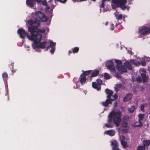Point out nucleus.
Listing matches in <instances>:
<instances>
[{
	"instance_id": "f257e3e1",
	"label": "nucleus",
	"mask_w": 150,
	"mask_h": 150,
	"mask_svg": "<svg viewBox=\"0 0 150 150\" xmlns=\"http://www.w3.org/2000/svg\"><path fill=\"white\" fill-rule=\"evenodd\" d=\"M122 115L121 112L118 110L116 111H112L108 115V124H105V126L109 128H112L113 127L112 124H111L113 120L114 124L118 127L121 121V117Z\"/></svg>"
},
{
	"instance_id": "f03ea898",
	"label": "nucleus",
	"mask_w": 150,
	"mask_h": 150,
	"mask_svg": "<svg viewBox=\"0 0 150 150\" xmlns=\"http://www.w3.org/2000/svg\"><path fill=\"white\" fill-rule=\"evenodd\" d=\"M115 62L117 64L116 68L117 70L119 72L116 73L115 67L113 62L111 60L108 61L106 64V66L110 72L115 73V76L118 79L121 78L122 76L121 74H122V62L118 59L115 60Z\"/></svg>"
},
{
	"instance_id": "7ed1b4c3",
	"label": "nucleus",
	"mask_w": 150,
	"mask_h": 150,
	"mask_svg": "<svg viewBox=\"0 0 150 150\" xmlns=\"http://www.w3.org/2000/svg\"><path fill=\"white\" fill-rule=\"evenodd\" d=\"M28 30L29 32L31 33V35L30 36L28 33V38L30 40L33 41L35 40L36 42V38H38L40 39L41 37V34L39 33H44L45 30L44 28L40 27H35V26H29L28 27Z\"/></svg>"
},
{
	"instance_id": "20e7f679",
	"label": "nucleus",
	"mask_w": 150,
	"mask_h": 150,
	"mask_svg": "<svg viewBox=\"0 0 150 150\" xmlns=\"http://www.w3.org/2000/svg\"><path fill=\"white\" fill-rule=\"evenodd\" d=\"M123 66H122V72H126L127 71V69L131 70L132 67L133 65L139 66L140 65V63L138 61H136L134 60H130L129 62L126 61L124 63Z\"/></svg>"
},
{
	"instance_id": "39448f33",
	"label": "nucleus",
	"mask_w": 150,
	"mask_h": 150,
	"mask_svg": "<svg viewBox=\"0 0 150 150\" xmlns=\"http://www.w3.org/2000/svg\"><path fill=\"white\" fill-rule=\"evenodd\" d=\"M42 35H41V37L40 39L38 38H36V42H35V40H34L33 41L34 43L35 44V46L33 45V47L34 49L35 48H41L44 49L45 48L46 45L48 43V42L47 41H44L42 42H40L38 43L41 40L42 38Z\"/></svg>"
},
{
	"instance_id": "423d86ee",
	"label": "nucleus",
	"mask_w": 150,
	"mask_h": 150,
	"mask_svg": "<svg viewBox=\"0 0 150 150\" xmlns=\"http://www.w3.org/2000/svg\"><path fill=\"white\" fill-rule=\"evenodd\" d=\"M35 13L36 17V18H37L38 20L42 22H46L47 21V19L44 13L40 11H37Z\"/></svg>"
},
{
	"instance_id": "0eeeda50",
	"label": "nucleus",
	"mask_w": 150,
	"mask_h": 150,
	"mask_svg": "<svg viewBox=\"0 0 150 150\" xmlns=\"http://www.w3.org/2000/svg\"><path fill=\"white\" fill-rule=\"evenodd\" d=\"M129 119V117L127 115L124 116L122 119V133L127 132L128 131V127L127 126V123L126 122Z\"/></svg>"
},
{
	"instance_id": "6e6552de",
	"label": "nucleus",
	"mask_w": 150,
	"mask_h": 150,
	"mask_svg": "<svg viewBox=\"0 0 150 150\" xmlns=\"http://www.w3.org/2000/svg\"><path fill=\"white\" fill-rule=\"evenodd\" d=\"M28 23L31 26H35L36 27H40V21L38 20L37 18H36L34 21L31 20H29L28 21Z\"/></svg>"
},
{
	"instance_id": "1a4fd4ad",
	"label": "nucleus",
	"mask_w": 150,
	"mask_h": 150,
	"mask_svg": "<svg viewBox=\"0 0 150 150\" xmlns=\"http://www.w3.org/2000/svg\"><path fill=\"white\" fill-rule=\"evenodd\" d=\"M150 32V28H148L145 27H143L139 29V33L144 35H145L148 34Z\"/></svg>"
},
{
	"instance_id": "9d476101",
	"label": "nucleus",
	"mask_w": 150,
	"mask_h": 150,
	"mask_svg": "<svg viewBox=\"0 0 150 150\" xmlns=\"http://www.w3.org/2000/svg\"><path fill=\"white\" fill-rule=\"evenodd\" d=\"M17 32L18 34L20 35V37L21 38H24L25 36H27L28 38V33L27 32H25V30L22 28L19 29Z\"/></svg>"
},
{
	"instance_id": "9b49d317",
	"label": "nucleus",
	"mask_w": 150,
	"mask_h": 150,
	"mask_svg": "<svg viewBox=\"0 0 150 150\" xmlns=\"http://www.w3.org/2000/svg\"><path fill=\"white\" fill-rule=\"evenodd\" d=\"M110 145L113 150H120L118 147V143L117 141L112 140L110 142Z\"/></svg>"
},
{
	"instance_id": "f8f14e48",
	"label": "nucleus",
	"mask_w": 150,
	"mask_h": 150,
	"mask_svg": "<svg viewBox=\"0 0 150 150\" xmlns=\"http://www.w3.org/2000/svg\"><path fill=\"white\" fill-rule=\"evenodd\" d=\"M87 79L86 76H84L83 74H81L79 79V81L81 85H83L86 83Z\"/></svg>"
},
{
	"instance_id": "ddd939ff",
	"label": "nucleus",
	"mask_w": 150,
	"mask_h": 150,
	"mask_svg": "<svg viewBox=\"0 0 150 150\" xmlns=\"http://www.w3.org/2000/svg\"><path fill=\"white\" fill-rule=\"evenodd\" d=\"M112 2L115 6L122 8V0H112Z\"/></svg>"
},
{
	"instance_id": "4468645a",
	"label": "nucleus",
	"mask_w": 150,
	"mask_h": 150,
	"mask_svg": "<svg viewBox=\"0 0 150 150\" xmlns=\"http://www.w3.org/2000/svg\"><path fill=\"white\" fill-rule=\"evenodd\" d=\"M141 71L143 72V73L141 74V76L143 79V82H146L148 80V77L146 76L145 74L146 71L144 69H141L140 70V71L141 72Z\"/></svg>"
},
{
	"instance_id": "2eb2a0df",
	"label": "nucleus",
	"mask_w": 150,
	"mask_h": 150,
	"mask_svg": "<svg viewBox=\"0 0 150 150\" xmlns=\"http://www.w3.org/2000/svg\"><path fill=\"white\" fill-rule=\"evenodd\" d=\"M91 74L90 76V81L92 80V78L93 77H96L98 76L99 74V71L98 70H95L93 71L92 73H91Z\"/></svg>"
},
{
	"instance_id": "dca6fc26",
	"label": "nucleus",
	"mask_w": 150,
	"mask_h": 150,
	"mask_svg": "<svg viewBox=\"0 0 150 150\" xmlns=\"http://www.w3.org/2000/svg\"><path fill=\"white\" fill-rule=\"evenodd\" d=\"M26 4L28 6L32 8L33 7L34 5L36 4V1L35 0H26Z\"/></svg>"
},
{
	"instance_id": "f3484780",
	"label": "nucleus",
	"mask_w": 150,
	"mask_h": 150,
	"mask_svg": "<svg viewBox=\"0 0 150 150\" xmlns=\"http://www.w3.org/2000/svg\"><path fill=\"white\" fill-rule=\"evenodd\" d=\"M105 92L106 94L108 95L107 97V98L110 99L111 97L112 96L113 94V91L110 89L107 88L105 89Z\"/></svg>"
},
{
	"instance_id": "a211bd4d",
	"label": "nucleus",
	"mask_w": 150,
	"mask_h": 150,
	"mask_svg": "<svg viewBox=\"0 0 150 150\" xmlns=\"http://www.w3.org/2000/svg\"><path fill=\"white\" fill-rule=\"evenodd\" d=\"M115 130L113 129L106 131L104 132V134H108L111 136H114L115 134Z\"/></svg>"
},
{
	"instance_id": "6ab92c4d",
	"label": "nucleus",
	"mask_w": 150,
	"mask_h": 150,
	"mask_svg": "<svg viewBox=\"0 0 150 150\" xmlns=\"http://www.w3.org/2000/svg\"><path fill=\"white\" fill-rule=\"evenodd\" d=\"M127 2L126 0H122V10L127 9L128 10L129 7L127 6Z\"/></svg>"
},
{
	"instance_id": "aec40b11",
	"label": "nucleus",
	"mask_w": 150,
	"mask_h": 150,
	"mask_svg": "<svg viewBox=\"0 0 150 150\" xmlns=\"http://www.w3.org/2000/svg\"><path fill=\"white\" fill-rule=\"evenodd\" d=\"M92 86L93 88L96 89L98 91H99L101 90V86H98L95 82L92 83Z\"/></svg>"
},
{
	"instance_id": "412c9836",
	"label": "nucleus",
	"mask_w": 150,
	"mask_h": 150,
	"mask_svg": "<svg viewBox=\"0 0 150 150\" xmlns=\"http://www.w3.org/2000/svg\"><path fill=\"white\" fill-rule=\"evenodd\" d=\"M112 103L110 99L108 98L105 101L102 102L101 104L103 106L106 107L108 106L109 104H111Z\"/></svg>"
},
{
	"instance_id": "4be33fe9",
	"label": "nucleus",
	"mask_w": 150,
	"mask_h": 150,
	"mask_svg": "<svg viewBox=\"0 0 150 150\" xmlns=\"http://www.w3.org/2000/svg\"><path fill=\"white\" fill-rule=\"evenodd\" d=\"M132 96V95L131 93H128L126 95L125 97L124 98V102H127L131 99Z\"/></svg>"
},
{
	"instance_id": "5701e85b",
	"label": "nucleus",
	"mask_w": 150,
	"mask_h": 150,
	"mask_svg": "<svg viewBox=\"0 0 150 150\" xmlns=\"http://www.w3.org/2000/svg\"><path fill=\"white\" fill-rule=\"evenodd\" d=\"M56 43L52 41H50V44L48 46H47L46 47V50H47L49 49L50 47H55Z\"/></svg>"
},
{
	"instance_id": "b1692460",
	"label": "nucleus",
	"mask_w": 150,
	"mask_h": 150,
	"mask_svg": "<svg viewBox=\"0 0 150 150\" xmlns=\"http://www.w3.org/2000/svg\"><path fill=\"white\" fill-rule=\"evenodd\" d=\"M127 140L125 139V137L122 136V146L124 148L126 147L127 146Z\"/></svg>"
},
{
	"instance_id": "393cba45",
	"label": "nucleus",
	"mask_w": 150,
	"mask_h": 150,
	"mask_svg": "<svg viewBox=\"0 0 150 150\" xmlns=\"http://www.w3.org/2000/svg\"><path fill=\"white\" fill-rule=\"evenodd\" d=\"M2 78L5 83L7 82L8 80V74L6 72L2 74Z\"/></svg>"
},
{
	"instance_id": "a878e982",
	"label": "nucleus",
	"mask_w": 150,
	"mask_h": 150,
	"mask_svg": "<svg viewBox=\"0 0 150 150\" xmlns=\"http://www.w3.org/2000/svg\"><path fill=\"white\" fill-rule=\"evenodd\" d=\"M119 13L116 12L114 14L116 18L118 20H121L122 19V14H119Z\"/></svg>"
},
{
	"instance_id": "bb28decb",
	"label": "nucleus",
	"mask_w": 150,
	"mask_h": 150,
	"mask_svg": "<svg viewBox=\"0 0 150 150\" xmlns=\"http://www.w3.org/2000/svg\"><path fill=\"white\" fill-rule=\"evenodd\" d=\"M122 87V84L121 83L117 84L115 85V87L114 88L115 91L116 92H118L119 90V88H121Z\"/></svg>"
},
{
	"instance_id": "cd10ccee",
	"label": "nucleus",
	"mask_w": 150,
	"mask_h": 150,
	"mask_svg": "<svg viewBox=\"0 0 150 150\" xmlns=\"http://www.w3.org/2000/svg\"><path fill=\"white\" fill-rule=\"evenodd\" d=\"M92 70H91L86 71H83V73L81 74H83V75H84V76H86L88 75L91 74L92 73Z\"/></svg>"
},
{
	"instance_id": "c85d7f7f",
	"label": "nucleus",
	"mask_w": 150,
	"mask_h": 150,
	"mask_svg": "<svg viewBox=\"0 0 150 150\" xmlns=\"http://www.w3.org/2000/svg\"><path fill=\"white\" fill-rule=\"evenodd\" d=\"M117 131L119 135V137L120 139V143L122 145V139L121 138L120 134H122V128L121 127L117 128Z\"/></svg>"
},
{
	"instance_id": "c756f323",
	"label": "nucleus",
	"mask_w": 150,
	"mask_h": 150,
	"mask_svg": "<svg viewBox=\"0 0 150 150\" xmlns=\"http://www.w3.org/2000/svg\"><path fill=\"white\" fill-rule=\"evenodd\" d=\"M142 124L141 121H139L135 122L134 126L135 127H141L142 126Z\"/></svg>"
},
{
	"instance_id": "7c9ffc66",
	"label": "nucleus",
	"mask_w": 150,
	"mask_h": 150,
	"mask_svg": "<svg viewBox=\"0 0 150 150\" xmlns=\"http://www.w3.org/2000/svg\"><path fill=\"white\" fill-rule=\"evenodd\" d=\"M143 144L145 146H147L150 145V140H144L143 141Z\"/></svg>"
},
{
	"instance_id": "2f4dec72",
	"label": "nucleus",
	"mask_w": 150,
	"mask_h": 150,
	"mask_svg": "<svg viewBox=\"0 0 150 150\" xmlns=\"http://www.w3.org/2000/svg\"><path fill=\"white\" fill-rule=\"evenodd\" d=\"M72 52L74 53H76L78 52L79 50V48L77 47H76L72 49Z\"/></svg>"
},
{
	"instance_id": "473e14b6",
	"label": "nucleus",
	"mask_w": 150,
	"mask_h": 150,
	"mask_svg": "<svg viewBox=\"0 0 150 150\" xmlns=\"http://www.w3.org/2000/svg\"><path fill=\"white\" fill-rule=\"evenodd\" d=\"M104 76L105 79H109L110 78V75L107 73H104Z\"/></svg>"
},
{
	"instance_id": "72a5a7b5",
	"label": "nucleus",
	"mask_w": 150,
	"mask_h": 150,
	"mask_svg": "<svg viewBox=\"0 0 150 150\" xmlns=\"http://www.w3.org/2000/svg\"><path fill=\"white\" fill-rule=\"evenodd\" d=\"M138 121H141L144 117V115L143 114H139L138 115Z\"/></svg>"
},
{
	"instance_id": "f704fd0d",
	"label": "nucleus",
	"mask_w": 150,
	"mask_h": 150,
	"mask_svg": "<svg viewBox=\"0 0 150 150\" xmlns=\"http://www.w3.org/2000/svg\"><path fill=\"white\" fill-rule=\"evenodd\" d=\"M112 96L113 97V98H110V100L111 101H113L118 98V96L116 94H115L114 96Z\"/></svg>"
},
{
	"instance_id": "c9c22d12",
	"label": "nucleus",
	"mask_w": 150,
	"mask_h": 150,
	"mask_svg": "<svg viewBox=\"0 0 150 150\" xmlns=\"http://www.w3.org/2000/svg\"><path fill=\"white\" fill-rule=\"evenodd\" d=\"M135 109V107L134 106H132L129 109V112L130 113L133 112Z\"/></svg>"
},
{
	"instance_id": "e433bc0d",
	"label": "nucleus",
	"mask_w": 150,
	"mask_h": 150,
	"mask_svg": "<svg viewBox=\"0 0 150 150\" xmlns=\"http://www.w3.org/2000/svg\"><path fill=\"white\" fill-rule=\"evenodd\" d=\"M96 81L97 82V84L98 86H101L102 81L101 80L99 79H98L96 80Z\"/></svg>"
},
{
	"instance_id": "4c0bfd02",
	"label": "nucleus",
	"mask_w": 150,
	"mask_h": 150,
	"mask_svg": "<svg viewBox=\"0 0 150 150\" xmlns=\"http://www.w3.org/2000/svg\"><path fill=\"white\" fill-rule=\"evenodd\" d=\"M145 148L144 146H140L138 147L137 150H144Z\"/></svg>"
},
{
	"instance_id": "58836bf2",
	"label": "nucleus",
	"mask_w": 150,
	"mask_h": 150,
	"mask_svg": "<svg viewBox=\"0 0 150 150\" xmlns=\"http://www.w3.org/2000/svg\"><path fill=\"white\" fill-rule=\"evenodd\" d=\"M146 106V104L141 105L140 106L141 110L142 111H144V108Z\"/></svg>"
},
{
	"instance_id": "ea45409f",
	"label": "nucleus",
	"mask_w": 150,
	"mask_h": 150,
	"mask_svg": "<svg viewBox=\"0 0 150 150\" xmlns=\"http://www.w3.org/2000/svg\"><path fill=\"white\" fill-rule=\"evenodd\" d=\"M55 50V47H53L51 48V49L50 50V51L52 54H53Z\"/></svg>"
},
{
	"instance_id": "a19ab883",
	"label": "nucleus",
	"mask_w": 150,
	"mask_h": 150,
	"mask_svg": "<svg viewBox=\"0 0 150 150\" xmlns=\"http://www.w3.org/2000/svg\"><path fill=\"white\" fill-rule=\"evenodd\" d=\"M105 1H103V0L102 1V3L100 4V8H104L105 6V4H104V2Z\"/></svg>"
},
{
	"instance_id": "79ce46f5",
	"label": "nucleus",
	"mask_w": 150,
	"mask_h": 150,
	"mask_svg": "<svg viewBox=\"0 0 150 150\" xmlns=\"http://www.w3.org/2000/svg\"><path fill=\"white\" fill-rule=\"evenodd\" d=\"M42 4L43 5H44L45 6H47V1L46 0H45V1H42Z\"/></svg>"
},
{
	"instance_id": "37998d69",
	"label": "nucleus",
	"mask_w": 150,
	"mask_h": 150,
	"mask_svg": "<svg viewBox=\"0 0 150 150\" xmlns=\"http://www.w3.org/2000/svg\"><path fill=\"white\" fill-rule=\"evenodd\" d=\"M114 25L113 24H112L111 25V29L112 30H114Z\"/></svg>"
},
{
	"instance_id": "c03bdc74",
	"label": "nucleus",
	"mask_w": 150,
	"mask_h": 150,
	"mask_svg": "<svg viewBox=\"0 0 150 150\" xmlns=\"http://www.w3.org/2000/svg\"><path fill=\"white\" fill-rule=\"evenodd\" d=\"M67 1V0H63V1H62V0H61L60 1V2L62 3H64L65 2H66Z\"/></svg>"
},
{
	"instance_id": "a18cd8bd",
	"label": "nucleus",
	"mask_w": 150,
	"mask_h": 150,
	"mask_svg": "<svg viewBox=\"0 0 150 150\" xmlns=\"http://www.w3.org/2000/svg\"><path fill=\"white\" fill-rule=\"evenodd\" d=\"M137 81L139 82H141L142 81L141 79L140 78H137Z\"/></svg>"
},
{
	"instance_id": "49530a36",
	"label": "nucleus",
	"mask_w": 150,
	"mask_h": 150,
	"mask_svg": "<svg viewBox=\"0 0 150 150\" xmlns=\"http://www.w3.org/2000/svg\"><path fill=\"white\" fill-rule=\"evenodd\" d=\"M114 106L115 107H116L117 105H118V103L117 102H115L114 103Z\"/></svg>"
},
{
	"instance_id": "de8ad7c7",
	"label": "nucleus",
	"mask_w": 150,
	"mask_h": 150,
	"mask_svg": "<svg viewBox=\"0 0 150 150\" xmlns=\"http://www.w3.org/2000/svg\"><path fill=\"white\" fill-rule=\"evenodd\" d=\"M128 52L129 53H131V54H132L131 53V50L130 48L129 49V50H128Z\"/></svg>"
},
{
	"instance_id": "09e8293b",
	"label": "nucleus",
	"mask_w": 150,
	"mask_h": 150,
	"mask_svg": "<svg viewBox=\"0 0 150 150\" xmlns=\"http://www.w3.org/2000/svg\"><path fill=\"white\" fill-rule=\"evenodd\" d=\"M11 65L12 66V69H13V70H12V71H13V69H14L13 68V65H14V63H12L11 64Z\"/></svg>"
},
{
	"instance_id": "8fccbe9b",
	"label": "nucleus",
	"mask_w": 150,
	"mask_h": 150,
	"mask_svg": "<svg viewBox=\"0 0 150 150\" xmlns=\"http://www.w3.org/2000/svg\"><path fill=\"white\" fill-rule=\"evenodd\" d=\"M35 1L37 2V3H40L41 1V0H35Z\"/></svg>"
},
{
	"instance_id": "3c124183",
	"label": "nucleus",
	"mask_w": 150,
	"mask_h": 150,
	"mask_svg": "<svg viewBox=\"0 0 150 150\" xmlns=\"http://www.w3.org/2000/svg\"><path fill=\"white\" fill-rule=\"evenodd\" d=\"M72 52H73L72 51H71L69 50V55L70 53H72Z\"/></svg>"
},
{
	"instance_id": "603ef678",
	"label": "nucleus",
	"mask_w": 150,
	"mask_h": 150,
	"mask_svg": "<svg viewBox=\"0 0 150 150\" xmlns=\"http://www.w3.org/2000/svg\"><path fill=\"white\" fill-rule=\"evenodd\" d=\"M73 1H74V2H76V1H78V2H79V1H80V0H73Z\"/></svg>"
},
{
	"instance_id": "864d4df0",
	"label": "nucleus",
	"mask_w": 150,
	"mask_h": 150,
	"mask_svg": "<svg viewBox=\"0 0 150 150\" xmlns=\"http://www.w3.org/2000/svg\"><path fill=\"white\" fill-rule=\"evenodd\" d=\"M108 24V22L107 21L105 23V25H107Z\"/></svg>"
},
{
	"instance_id": "5fc2aeb1",
	"label": "nucleus",
	"mask_w": 150,
	"mask_h": 150,
	"mask_svg": "<svg viewBox=\"0 0 150 150\" xmlns=\"http://www.w3.org/2000/svg\"><path fill=\"white\" fill-rule=\"evenodd\" d=\"M142 65H143V66H145V65H146V63H145V62H144L142 64Z\"/></svg>"
},
{
	"instance_id": "6e6d98bb",
	"label": "nucleus",
	"mask_w": 150,
	"mask_h": 150,
	"mask_svg": "<svg viewBox=\"0 0 150 150\" xmlns=\"http://www.w3.org/2000/svg\"><path fill=\"white\" fill-rule=\"evenodd\" d=\"M119 44H118V43H117V45H116V46H117V47H119Z\"/></svg>"
},
{
	"instance_id": "4d7b16f0",
	"label": "nucleus",
	"mask_w": 150,
	"mask_h": 150,
	"mask_svg": "<svg viewBox=\"0 0 150 150\" xmlns=\"http://www.w3.org/2000/svg\"><path fill=\"white\" fill-rule=\"evenodd\" d=\"M120 47H121V48H122V45H121V42H120Z\"/></svg>"
},
{
	"instance_id": "13d9d810",
	"label": "nucleus",
	"mask_w": 150,
	"mask_h": 150,
	"mask_svg": "<svg viewBox=\"0 0 150 150\" xmlns=\"http://www.w3.org/2000/svg\"><path fill=\"white\" fill-rule=\"evenodd\" d=\"M110 0H103V1H109Z\"/></svg>"
},
{
	"instance_id": "bf43d9fd",
	"label": "nucleus",
	"mask_w": 150,
	"mask_h": 150,
	"mask_svg": "<svg viewBox=\"0 0 150 150\" xmlns=\"http://www.w3.org/2000/svg\"><path fill=\"white\" fill-rule=\"evenodd\" d=\"M118 25L117 24H116L115 25V26L116 27Z\"/></svg>"
},
{
	"instance_id": "052dcab7",
	"label": "nucleus",
	"mask_w": 150,
	"mask_h": 150,
	"mask_svg": "<svg viewBox=\"0 0 150 150\" xmlns=\"http://www.w3.org/2000/svg\"><path fill=\"white\" fill-rule=\"evenodd\" d=\"M82 1V0H80V1Z\"/></svg>"
},
{
	"instance_id": "680f3d73",
	"label": "nucleus",
	"mask_w": 150,
	"mask_h": 150,
	"mask_svg": "<svg viewBox=\"0 0 150 150\" xmlns=\"http://www.w3.org/2000/svg\"><path fill=\"white\" fill-rule=\"evenodd\" d=\"M57 0L58 1H61V0Z\"/></svg>"
},
{
	"instance_id": "e2e57ef3",
	"label": "nucleus",
	"mask_w": 150,
	"mask_h": 150,
	"mask_svg": "<svg viewBox=\"0 0 150 150\" xmlns=\"http://www.w3.org/2000/svg\"><path fill=\"white\" fill-rule=\"evenodd\" d=\"M50 1H52V0H50Z\"/></svg>"
}]
</instances>
